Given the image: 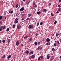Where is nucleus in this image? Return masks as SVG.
Wrapping results in <instances>:
<instances>
[{"label": "nucleus", "instance_id": "nucleus-8", "mask_svg": "<svg viewBox=\"0 0 61 61\" xmlns=\"http://www.w3.org/2000/svg\"><path fill=\"white\" fill-rule=\"evenodd\" d=\"M11 57V55H9L8 56L7 58L8 59H9V58H10Z\"/></svg>", "mask_w": 61, "mask_h": 61}, {"label": "nucleus", "instance_id": "nucleus-1", "mask_svg": "<svg viewBox=\"0 0 61 61\" xmlns=\"http://www.w3.org/2000/svg\"><path fill=\"white\" fill-rule=\"evenodd\" d=\"M14 22L15 24H17V23H18V19H17V18H16Z\"/></svg>", "mask_w": 61, "mask_h": 61}, {"label": "nucleus", "instance_id": "nucleus-14", "mask_svg": "<svg viewBox=\"0 0 61 61\" xmlns=\"http://www.w3.org/2000/svg\"><path fill=\"white\" fill-rule=\"evenodd\" d=\"M2 41L3 43H5V40H3Z\"/></svg>", "mask_w": 61, "mask_h": 61}, {"label": "nucleus", "instance_id": "nucleus-21", "mask_svg": "<svg viewBox=\"0 0 61 61\" xmlns=\"http://www.w3.org/2000/svg\"><path fill=\"white\" fill-rule=\"evenodd\" d=\"M15 25H13V28H15Z\"/></svg>", "mask_w": 61, "mask_h": 61}, {"label": "nucleus", "instance_id": "nucleus-25", "mask_svg": "<svg viewBox=\"0 0 61 61\" xmlns=\"http://www.w3.org/2000/svg\"><path fill=\"white\" fill-rule=\"evenodd\" d=\"M43 11L44 12H46V11H47V10H46V9H45L43 10Z\"/></svg>", "mask_w": 61, "mask_h": 61}, {"label": "nucleus", "instance_id": "nucleus-17", "mask_svg": "<svg viewBox=\"0 0 61 61\" xmlns=\"http://www.w3.org/2000/svg\"><path fill=\"white\" fill-rule=\"evenodd\" d=\"M31 57L32 58H35V55H33L31 56Z\"/></svg>", "mask_w": 61, "mask_h": 61}, {"label": "nucleus", "instance_id": "nucleus-5", "mask_svg": "<svg viewBox=\"0 0 61 61\" xmlns=\"http://www.w3.org/2000/svg\"><path fill=\"white\" fill-rule=\"evenodd\" d=\"M46 41L47 42H49L50 41V39H49V38H47L46 39Z\"/></svg>", "mask_w": 61, "mask_h": 61}, {"label": "nucleus", "instance_id": "nucleus-55", "mask_svg": "<svg viewBox=\"0 0 61 61\" xmlns=\"http://www.w3.org/2000/svg\"><path fill=\"white\" fill-rule=\"evenodd\" d=\"M49 54H48L47 55V57L48 56H49Z\"/></svg>", "mask_w": 61, "mask_h": 61}, {"label": "nucleus", "instance_id": "nucleus-15", "mask_svg": "<svg viewBox=\"0 0 61 61\" xmlns=\"http://www.w3.org/2000/svg\"><path fill=\"white\" fill-rule=\"evenodd\" d=\"M37 44H38V43H37V42H35L34 44L35 45H37Z\"/></svg>", "mask_w": 61, "mask_h": 61}, {"label": "nucleus", "instance_id": "nucleus-42", "mask_svg": "<svg viewBox=\"0 0 61 61\" xmlns=\"http://www.w3.org/2000/svg\"><path fill=\"white\" fill-rule=\"evenodd\" d=\"M48 45V43H46V45L47 46Z\"/></svg>", "mask_w": 61, "mask_h": 61}, {"label": "nucleus", "instance_id": "nucleus-48", "mask_svg": "<svg viewBox=\"0 0 61 61\" xmlns=\"http://www.w3.org/2000/svg\"><path fill=\"white\" fill-rule=\"evenodd\" d=\"M21 5L22 6V5H23V3H22V2H21Z\"/></svg>", "mask_w": 61, "mask_h": 61}, {"label": "nucleus", "instance_id": "nucleus-20", "mask_svg": "<svg viewBox=\"0 0 61 61\" xmlns=\"http://www.w3.org/2000/svg\"><path fill=\"white\" fill-rule=\"evenodd\" d=\"M2 17H3V16H0V20H2Z\"/></svg>", "mask_w": 61, "mask_h": 61}, {"label": "nucleus", "instance_id": "nucleus-59", "mask_svg": "<svg viewBox=\"0 0 61 61\" xmlns=\"http://www.w3.org/2000/svg\"><path fill=\"white\" fill-rule=\"evenodd\" d=\"M59 41H60V42H61V39H60Z\"/></svg>", "mask_w": 61, "mask_h": 61}, {"label": "nucleus", "instance_id": "nucleus-38", "mask_svg": "<svg viewBox=\"0 0 61 61\" xmlns=\"http://www.w3.org/2000/svg\"><path fill=\"white\" fill-rule=\"evenodd\" d=\"M58 7L60 8V7H61V6L60 5H58Z\"/></svg>", "mask_w": 61, "mask_h": 61}, {"label": "nucleus", "instance_id": "nucleus-12", "mask_svg": "<svg viewBox=\"0 0 61 61\" xmlns=\"http://www.w3.org/2000/svg\"><path fill=\"white\" fill-rule=\"evenodd\" d=\"M9 31V28H8L6 30L7 32H8Z\"/></svg>", "mask_w": 61, "mask_h": 61}, {"label": "nucleus", "instance_id": "nucleus-60", "mask_svg": "<svg viewBox=\"0 0 61 61\" xmlns=\"http://www.w3.org/2000/svg\"><path fill=\"white\" fill-rule=\"evenodd\" d=\"M51 61H52V60H53V59H51Z\"/></svg>", "mask_w": 61, "mask_h": 61}, {"label": "nucleus", "instance_id": "nucleus-52", "mask_svg": "<svg viewBox=\"0 0 61 61\" xmlns=\"http://www.w3.org/2000/svg\"><path fill=\"white\" fill-rule=\"evenodd\" d=\"M24 20V18H22L21 19V20L22 21H23V20Z\"/></svg>", "mask_w": 61, "mask_h": 61}, {"label": "nucleus", "instance_id": "nucleus-11", "mask_svg": "<svg viewBox=\"0 0 61 61\" xmlns=\"http://www.w3.org/2000/svg\"><path fill=\"white\" fill-rule=\"evenodd\" d=\"M29 51H26L25 52V53L26 54H29Z\"/></svg>", "mask_w": 61, "mask_h": 61}, {"label": "nucleus", "instance_id": "nucleus-9", "mask_svg": "<svg viewBox=\"0 0 61 61\" xmlns=\"http://www.w3.org/2000/svg\"><path fill=\"white\" fill-rule=\"evenodd\" d=\"M19 43L18 41H17L16 43V46H18V45H19Z\"/></svg>", "mask_w": 61, "mask_h": 61}, {"label": "nucleus", "instance_id": "nucleus-18", "mask_svg": "<svg viewBox=\"0 0 61 61\" xmlns=\"http://www.w3.org/2000/svg\"><path fill=\"white\" fill-rule=\"evenodd\" d=\"M10 39H8V44H9V43H10Z\"/></svg>", "mask_w": 61, "mask_h": 61}, {"label": "nucleus", "instance_id": "nucleus-28", "mask_svg": "<svg viewBox=\"0 0 61 61\" xmlns=\"http://www.w3.org/2000/svg\"><path fill=\"white\" fill-rule=\"evenodd\" d=\"M57 23V21H55V22H54V24H56Z\"/></svg>", "mask_w": 61, "mask_h": 61}, {"label": "nucleus", "instance_id": "nucleus-44", "mask_svg": "<svg viewBox=\"0 0 61 61\" xmlns=\"http://www.w3.org/2000/svg\"><path fill=\"white\" fill-rule=\"evenodd\" d=\"M35 4H36V3L35 2H33V5H35Z\"/></svg>", "mask_w": 61, "mask_h": 61}, {"label": "nucleus", "instance_id": "nucleus-34", "mask_svg": "<svg viewBox=\"0 0 61 61\" xmlns=\"http://www.w3.org/2000/svg\"><path fill=\"white\" fill-rule=\"evenodd\" d=\"M30 41H32V38H30V39H29Z\"/></svg>", "mask_w": 61, "mask_h": 61}, {"label": "nucleus", "instance_id": "nucleus-63", "mask_svg": "<svg viewBox=\"0 0 61 61\" xmlns=\"http://www.w3.org/2000/svg\"><path fill=\"white\" fill-rule=\"evenodd\" d=\"M6 17H5V19H6Z\"/></svg>", "mask_w": 61, "mask_h": 61}, {"label": "nucleus", "instance_id": "nucleus-7", "mask_svg": "<svg viewBox=\"0 0 61 61\" xmlns=\"http://www.w3.org/2000/svg\"><path fill=\"white\" fill-rule=\"evenodd\" d=\"M32 15V14L30 13L28 15V17H30V16H31V15Z\"/></svg>", "mask_w": 61, "mask_h": 61}, {"label": "nucleus", "instance_id": "nucleus-13", "mask_svg": "<svg viewBox=\"0 0 61 61\" xmlns=\"http://www.w3.org/2000/svg\"><path fill=\"white\" fill-rule=\"evenodd\" d=\"M33 53H34V52H33V51L31 52L30 53L29 55H31V54H33Z\"/></svg>", "mask_w": 61, "mask_h": 61}, {"label": "nucleus", "instance_id": "nucleus-31", "mask_svg": "<svg viewBox=\"0 0 61 61\" xmlns=\"http://www.w3.org/2000/svg\"><path fill=\"white\" fill-rule=\"evenodd\" d=\"M18 4H17L16 6V8H17V7H18Z\"/></svg>", "mask_w": 61, "mask_h": 61}, {"label": "nucleus", "instance_id": "nucleus-16", "mask_svg": "<svg viewBox=\"0 0 61 61\" xmlns=\"http://www.w3.org/2000/svg\"><path fill=\"white\" fill-rule=\"evenodd\" d=\"M52 51H53V52H54L55 51V50L54 48H52Z\"/></svg>", "mask_w": 61, "mask_h": 61}, {"label": "nucleus", "instance_id": "nucleus-3", "mask_svg": "<svg viewBox=\"0 0 61 61\" xmlns=\"http://www.w3.org/2000/svg\"><path fill=\"white\" fill-rule=\"evenodd\" d=\"M24 9H25V8H24V7H23L20 9V11H21V12H22L23 11Z\"/></svg>", "mask_w": 61, "mask_h": 61}, {"label": "nucleus", "instance_id": "nucleus-64", "mask_svg": "<svg viewBox=\"0 0 61 61\" xmlns=\"http://www.w3.org/2000/svg\"><path fill=\"white\" fill-rule=\"evenodd\" d=\"M24 2H25V0H23Z\"/></svg>", "mask_w": 61, "mask_h": 61}, {"label": "nucleus", "instance_id": "nucleus-27", "mask_svg": "<svg viewBox=\"0 0 61 61\" xmlns=\"http://www.w3.org/2000/svg\"><path fill=\"white\" fill-rule=\"evenodd\" d=\"M30 18H27V19H26V20H30Z\"/></svg>", "mask_w": 61, "mask_h": 61}, {"label": "nucleus", "instance_id": "nucleus-40", "mask_svg": "<svg viewBox=\"0 0 61 61\" xmlns=\"http://www.w3.org/2000/svg\"><path fill=\"white\" fill-rule=\"evenodd\" d=\"M27 37H28V36H26L24 37V38L25 39V38H27Z\"/></svg>", "mask_w": 61, "mask_h": 61}, {"label": "nucleus", "instance_id": "nucleus-23", "mask_svg": "<svg viewBox=\"0 0 61 61\" xmlns=\"http://www.w3.org/2000/svg\"><path fill=\"white\" fill-rule=\"evenodd\" d=\"M25 13L21 15L22 17H23L24 16H25Z\"/></svg>", "mask_w": 61, "mask_h": 61}, {"label": "nucleus", "instance_id": "nucleus-41", "mask_svg": "<svg viewBox=\"0 0 61 61\" xmlns=\"http://www.w3.org/2000/svg\"><path fill=\"white\" fill-rule=\"evenodd\" d=\"M51 15H52V16H53V15H53L52 13H51Z\"/></svg>", "mask_w": 61, "mask_h": 61}, {"label": "nucleus", "instance_id": "nucleus-54", "mask_svg": "<svg viewBox=\"0 0 61 61\" xmlns=\"http://www.w3.org/2000/svg\"><path fill=\"white\" fill-rule=\"evenodd\" d=\"M61 2V0H59V2H60H60Z\"/></svg>", "mask_w": 61, "mask_h": 61}, {"label": "nucleus", "instance_id": "nucleus-10", "mask_svg": "<svg viewBox=\"0 0 61 61\" xmlns=\"http://www.w3.org/2000/svg\"><path fill=\"white\" fill-rule=\"evenodd\" d=\"M13 13V11H11L10 10L9 11V13L10 14H12V13Z\"/></svg>", "mask_w": 61, "mask_h": 61}, {"label": "nucleus", "instance_id": "nucleus-53", "mask_svg": "<svg viewBox=\"0 0 61 61\" xmlns=\"http://www.w3.org/2000/svg\"><path fill=\"white\" fill-rule=\"evenodd\" d=\"M21 46H24V44H21Z\"/></svg>", "mask_w": 61, "mask_h": 61}, {"label": "nucleus", "instance_id": "nucleus-62", "mask_svg": "<svg viewBox=\"0 0 61 61\" xmlns=\"http://www.w3.org/2000/svg\"><path fill=\"white\" fill-rule=\"evenodd\" d=\"M29 3H30V1H29L28 3L29 4Z\"/></svg>", "mask_w": 61, "mask_h": 61}, {"label": "nucleus", "instance_id": "nucleus-19", "mask_svg": "<svg viewBox=\"0 0 61 61\" xmlns=\"http://www.w3.org/2000/svg\"><path fill=\"white\" fill-rule=\"evenodd\" d=\"M41 12V11H39L37 12V14H40Z\"/></svg>", "mask_w": 61, "mask_h": 61}, {"label": "nucleus", "instance_id": "nucleus-61", "mask_svg": "<svg viewBox=\"0 0 61 61\" xmlns=\"http://www.w3.org/2000/svg\"><path fill=\"white\" fill-rule=\"evenodd\" d=\"M1 40H0V44L1 43Z\"/></svg>", "mask_w": 61, "mask_h": 61}, {"label": "nucleus", "instance_id": "nucleus-36", "mask_svg": "<svg viewBox=\"0 0 61 61\" xmlns=\"http://www.w3.org/2000/svg\"><path fill=\"white\" fill-rule=\"evenodd\" d=\"M54 46H56V43H54Z\"/></svg>", "mask_w": 61, "mask_h": 61}, {"label": "nucleus", "instance_id": "nucleus-26", "mask_svg": "<svg viewBox=\"0 0 61 61\" xmlns=\"http://www.w3.org/2000/svg\"><path fill=\"white\" fill-rule=\"evenodd\" d=\"M40 60H41V59H40V57H39L38 59V61H40Z\"/></svg>", "mask_w": 61, "mask_h": 61}, {"label": "nucleus", "instance_id": "nucleus-49", "mask_svg": "<svg viewBox=\"0 0 61 61\" xmlns=\"http://www.w3.org/2000/svg\"><path fill=\"white\" fill-rule=\"evenodd\" d=\"M48 45H50V42H48Z\"/></svg>", "mask_w": 61, "mask_h": 61}, {"label": "nucleus", "instance_id": "nucleus-45", "mask_svg": "<svg viewBox=\"0 0 61 61\" xmlns=\"http://www.w3.org/2000/svg\"><path fill=\"white\" fill-rule=\"evenodd\" d=\"M42 48H43L42 47H41L40 48V50H41V49H42Z\"/></svg>", "mask_w": 61, "mask_h": 61}, {"label": "nucleus", "instance_id": "nucleus-39", "mask_svg": "<svg viewBox=\"0 0 61 61\" xmlns=\"http://www.w3.org/2000/svg\"><path fill=\"white\" fill-rule=\"evenodd\" d=\"M57 44H60V43H59V41H57Z\"/></svg>", "mask_w": 61, "mask_h": 61}, {"label": "nucleus", "instance_id": "nucleus-2", "mask_svg": "<svg viewBox=\"0 0 61 61\" xmlns=\"http://www.w3.org/2000/svg\"><path fill=\"white\" fill-rule=\"evenodd\" d=\"M33 27H34V26H33L32 25H30L29 26L28 28L29 29H31L33 28Z\"/></svg>", "mask_w": 61, "mask_h": 61}, {"label": "nucleus", "instance_id": "nucleus-56", "mask_svg": "<svg viewBox=\"0 0 61 61\" xmlns=\"http://www.w3.org/2000/svg\"><path fill=\"white\" fill-rule=\"evenodd\" d=\"M36 36H38V34H36Z\"/></svg>", "mask_w": 61, "mask_h": 61}, {"label": "nucleus", "instance_id": "nucleus-6", "mask_svg": "<svg viewBox=\"0 0 61 61\" xmlns=\"http://www.w3.org/2000/svg\"><path fill=\"white\" fill-rule=\"evenodd\" d=\"M5 25H4V26H1V28H3V29H5Z\"/></svg>", "mask_w": 61, "mask_h": 61}, {"label": "nucleus", "instance_id": "nucleus-30", "mask_svg": "<svg viewBox=\"0 0 61 61\" xmlns=\"http://www.w3.org/2000/svg\"><path fill=\"white\" fill-rule=\"evenodd\" d=\"M58 11L59 12H60V11H61V8H59L58 9Z\"/></svg>", "mask_w": 61, "mask_h": 61}, {"label": "nucleus", "instance_id": "nucleus-32", "mask_svg": "<svg viewBox=\"0 0 61 61\" xmlns=\"http://www.w3.org/2000/svg\"><path fill=\"white\" fill-rule=\"evenodd\" d=\"M5 56V55H4L2 57L3 58H4Z\"/></svg>", "mask_w": 61, "mask_h": 61}, {"label": "nucleus", "instance_id": "nucleus-22", "mask_svg": "<svg viewBox=\"0 0 61 61\" xmlns=\"http://www.w3.org/2000/svg\"><path fill=\"white\" fill-rule=\"evenodd\" d=\"M39 22H37V25H36L37 26H38V25H39Z\"/></svg>", "mask_w": 61, "mask_h": 61}, {"label": "nucleus", "instance_id": "nucleus-24", "mask_svg": "<svg viewBox=\"0 0 61 61\" xmlns=\"http://www.w3.org/2000/svg\"><path fill=\"white\" fill-rule=\"evenodd\" d=\"M58 35H59V34L57 33L56 34V36H58Z\"/></svg>", "mask_w": 61, "mask_h": 61}, {"label": "nucleus", "instance_id": "nucleus-57", "mask_svg": "<svg viewBox=\"0 0 61 61\" xmlns=\"http://www.w3.org/2000/svg\"><path fill=\"white\" fill-rule=\"evenodd\" d=\"M54 35H55V34H53L52 35V36H54Z\"/></svg>", "mask_w": 61, "mask_h": 61}, {"label": "nucleus", "instance_id": "nucleus-29", "mask_svg": "<svg viewBox=\"0 0 61 61\" xmlns=\"http://www.w3.org/2000/svg\"><path fill=\"white\" fill-rule=\"evenodd\" d=\"M47 57V59H49V58H50V56H49Z\"/></svg>", "mask_w": 61, "mask_h": 61}, {"label": "nucleus", "instance_id": "nucleus-51", "mask_svg": "<svg viewBox=\"0 0 61 61\" xmlns=\"http://www.w3.org/2000/svg\"><path fill=\"white\" fill-rule=\"evenodd\" d=\"M31 58H32V57H31V56H30L29 57V58H30V59H31Z\"/></svg>", "mask_w": 61, "mask_h": 61}, {"label": "nucleus", "instance_id": "nucleus-50", "mask_svg": "<svg viewBox=\"0 0 61 61\" xmlns=\"http://www.w3.org/2000/svg\"><path fill=\"white\" fill-rule=\"evenodd\" d=\"M37 49L38 50H39V49H40V47H38L37 48Z\"/></svg>", "mask_w": 61, "mask_h": 61}, {"label": "nucleus", "instance_id": "nucleus-37", "mask_svg": "<svg viewBox=\"0 0 61 61\" xmlns=\"http://www.w3.org/2000/svg\"><path fill=\"white\" fill-rule=\"evenodd\" d=\"M37 5H36L34 6V7H36Z\"/></svg>", "mask_w": 61, "mask_h": 61}, {"label": "nucleus", "instance_id": "nucleus-4", "mask_svg": "<svg viewBox=\"0 0 61 61\" xmlns=\"http://www.w3.org/2000/svg\"><path fill=\"white\" fill-rule=\"evenodd\" d=\"M21 27V26H20V25H18L17 26V29H19Z\"/></svg>", "mask_w": 61, "mask_h": 61}, {"label": "nucleus", "instance_id": "nucleus-35", "mask_svg": "<svg viewBox=\"0 0 61 61\" xmlns=\"http://www.w3.org/2000/svg\"><path fill=\"white\" fill-rule=\"evenodd\" d=\"M40 57L41 58V59H43V56H40Z\"/></svg>", "mask_w": 61, "mask_h": 61}, {"label": "nucleus", "instance_id": "nucleus-58", "mask_svg": "<svg viewBox=\"0 0 61 61\" xmlns=\"http://www.w3.org/2000/svg\"><path fill=\"white\" fill-rule=\"evenodd\" d=\"M31 9H33V7H31Z\"/></svg>", "mask_w": 61, "mask_h": 61}, {"label": "nucleus", "instance_id": "nucleus-43", "mask_svg": "<svg viewBox=\"0 0 61 61\" xmlns=\"http://www.w3.org/2000/svg\"><path fill=\"white\" fill-rule=\"evenodd\" d=\"M40 42H38V45H40Z\"/></svg>", "mask_w": 61, "mask_h": 61}, {"label": "nucleus", "instance_id": "nucleus-46", "mask_svg": "<svg viewBox=\"0 0 61 61\" xmlns=\"http://www.w3.org/2000/svg\"><path fill=\"white\" fill-rule=\"evenodd\" d=\"M51 5V3H50L49 4V6H50V5Z\"/></svg>", "mask_w": 61, "mask_h": 61}, {"label": "nucleus", "instance_id": "nucleus-33", "mask_svg": "<svg viewBox=\"0 0 61 61\" xmlns=\"http://www.w3.org/2000/svg\"><path fill=\"white\" fill-rule=\"evenodd\" d=\"M43 25V22H41L40 23V25Z\"/></svg>", "mask_w": 61, "mask_h": 61}, {"label": "nucleus", "instance_id": "nucleus-47", "mask_svg": "<svg viewBox=\"0 0 61 61\" xmlns=\"http://www.w3.org/2000/svg\"><path fill=\"white\" fill-rule=\"evenodd\" d=\"M2 28H1L0 29V32H1V30H2Z\"/></svg>", "mask_w": 61, "mask_h": 61}]
</instances>
